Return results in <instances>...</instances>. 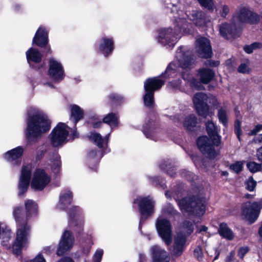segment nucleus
I'll list each match as a JSON object with an SVG mask.
<instances>
[{
  "instance_id": "18",
  "label": "nucleus",
  "mask_w": 262,
  "mask_h": 262,
  "mask_svg": "<svg viewBox=\"0 0 262 262\" xmlns=\"http://www.w3.org/2000/svg\"><path fill=\"white\" fill-rule=\"evenodd\" d=\"M221 34L224 37H228L230 35L231 37H235L238 35L239 32V24L232 22L231 24H223L220 28Z\"/></svg>"
},
{
  "instance_id": "23",
  "label": "nucleus",
  "mask_w": 262,
  "mask_h": 262,
  "mask_svg": "<svg viewBox=\"0 0 262 262\" xmlns=\"http://www.w3.org/2000/svg\"><path fill=\"white\" fill-rule=\"evenodd\" d=\"M187 15L196 26L201 27L206 24L205 14L202 11L197 10H192L191 12L187 11Z\"/></svg>"
},
{
  "instance_id": "20",
  "label": "nucleus",
  "mask_w": 262,
  "mask_h": 262,
  "mask_svg": "<svg viewBox=\"0 0 262 262\" xmlns=\"http://www.w3.org/2000/svg\"><path fill=\"white\" fill-rule=\"evenodd\" d=\"M153 262H169L168 253L159 246L155 245L150 249Z\"/></svg>"
},
{
  "instance_id": "9",
  "label": "nucleus",
  "mask_w": 262,
  "mask_h": 262,
  "mask_svg": "<svg viewBox=\"0 0 262 262\" xmlns=\"http://www.w3.org/2000/svg\"><path fill=\"white\" fill-rule=\"evenodd\" d=\"M157 229L167 245H170L172 241L171 226L169 221L165 219H159L156 223Z\"/></svg>"
},
{
  "instance_id": "48",
  "label": "nucleus",
  "mask_w": 262,
  "mask_h": 262,
  "mask_svg": "<svg viewBox=\"0 0 262 262\" xmlns=\"http://www.w3.org/2000/svg\"><path fill=\"white\" fill-rule=\"evenodd\" d=\"M27 262H46V261L41 254H38L35 258Z\"/></svg>"
},
{
  "instance_id": "57",
  "label": "nucleus",
  "mask_w": 262,
  "mask_h": 262,
  "mask_svg": "<svg viewBox=\"0 0 262 262\" xmlns=\"http://www.w3.org/2000/svg\"><path fill=\"white\" fill-rule=\"evenodd\" d=\"M219 63L218 61L217 62H212L209 61V65L212 67H215L219 65Z\"/></svg>"
},
{
  "instance_id": "38",
  "label": "nucleus",
  "mask_w": 262,
  "mask_h": 262,
  "mask_svg": "<svg viewBox=\"0 0 262 262\" xmlns=\"http://www.w3.org/2000/svg\"><path fill=\"white\" fill-rule=\"evenodd\" d=\"M247 166L250 171L256 172L260 170L261 168V165L255 162H251L247 163Z\"/></svg>"
},
{
  "instance_id": "45",
  "label": "nucleus",
  "mask_w": 262,
  "mask_h": 262,
  "mask_svg": "<svg viewBox=\"0 0 262 262\" xmlns=\"http://www.w3.org/2000/svg\"><path fill=\"white\" fill-rule=\"evenodd\" d=\"M201 6L207 8L209 10L213 9V2L212 0H198Z\"/></svg>"
},
{
  "instance_id": "44",
  "label": "nucleus",
  "mask_w": 262,
  "mask_h": 262,
  "mask_svg": "<svg viewBox=\"0 0 262 262\" xmlns=\"http://www.w3.org/2000/svg\"><path fill=\"white\" fill-rule=\"evenodd\" d=\"M256 185V182L252 177H250L246 181V188L249 191L254 190Z\"/></svg>"
},
{
  "instance_id": "2",
  "label": "nucleus",
  "mask_w": 262,
  "mask_h": 262,
  "mask_svg": "<svg viewBox=\"0 0 262 262\" xmlns=\"http://www.w3.org/2000/svg\"><path fill=\"white\" fill-rule=\"evenodd\" d=\"M21 212L18 208H15L13 211V216L17 223L16 239L12 246L15 253H18L22 248L29 244L31 233V226L25 222L24 217L20 215Z\"/></svg>"
},
{
  "instance_id": "41",
  "label": "nucleus",
  "mask_w": 262,
  "mask_h": 262,
  "mask_svg": "<svg viewBox=\"0 0 262 262\" xmlns=\"http://www.w3.org/2000/svg\"><path fill=\"white\" fill-rule=\"evenodd\" d=\"M61 162L57 157L52 164V170L55 173H58L60 169Z\"/></svg>"
},
{
  "instance_id": "37",
  "label": "nucleus",
  "mask_w": 262,
  "mask_h": 262,
  "mask_svg": "<svg viewBox=\"0 0 262 262\" xmlns=\"http://www.w3.org/2000/svg\"><path fill=\"white\" fill-rule=\"evenodd\" d=\"M216 11L219 12L221 16L225 17L229 14L230 9L228 6L221 4L217 7Z\"/></svg>"
},
{
  "instance_id": "56",
  "label": "nucleus",
  "mask_w": 262,
  "mask_h": 262,
  "mask_svg": "<svg viewBox=\"0 0 262 262\" xmlns=\"http://www.w3.org/2000/svg\"><path fill=\"white\" fill-rule=\"evenodd\" d=\"M58 262H74V261L70 257H64V258H61Z\"/></svg>"
},
{
  "instance_id": "10",
  "label": "nucleus",
  "mask_w": 262,
  "mask_h": 262,
  "mask_svg": "<svg viewBox=\"0 0 262 262\" xmlns=\"http://www.w3.org/2000/svg\"><path fill=\"white\" fill-rule=\"evenodd\" d=\"M67 126L62 123H59L53 129L51 135V143L54 146H58L66 142L69 132Z\"/></svg>"
},
{
  "instance_id": "13",
  "label": "nucleus",
  "mask_w": 262,
  "mask_h": 262,
  "mask_svg": "<svg viewBox=\"0 0 262 262\" xmlns=\"http://www.w3.org/2000/svg\"><path fill=\"white\" fill-rule=\"evenodd\" d=\"M195 49L199 56L201 58H208L212 56V49L209 40L204 37H200L195 41Z\"/></svg>"
},
{
  "instance_id": "7",
  "label": "nucleus",
  "mask_w": 262,
  "mask_h": 262,
  "mask_svg": "<svg viewBox=\"0 0 262 262\" xmlns=\"http://www.w3.org/2000/svg\"><path fill=\"white\" fill-rule=\"evenodd\" d=\"M261 208L262 199L257 202H247L242 206V215L252 224L258 218Z\"/></svg>"
},
{
  "instance_id": "34",
  "label": "nucleus",
  "mask_w": 262,
  "mask_h": 262,
  "mask_svg": "<svg viewBox=\"0 0 262 262\" xmlns=\"http://www.w3.org/2000/svg\"><path fill=\"white\" fill-rule=\"evenodd\" d=\"M71 117L74 119L75 123H77L79 120L83 118V113L78 105H73L71 106Z\"/></svg>"
},
{
  "instance_id": "55",
  "label": "nucleus",
  "mask_w": 262,
  "mask_h": 262,
  "mask_svg": "<svg viewBox=\"0 0 262 262\" xmlns=\"http://www.w3.org/2000/svg\"><path fill=\"white\" fill-rule=\"evenodd\" d=\"M167 172L171 177H174L176 174L174 167H170L169 169L167 170Z\"/></svg>"
},
{
  "instance_id": "58",
  "label": "nucleus",
  "mask_w": 262,
  "mask_h": 262,
  "mask_svg": "<svg viewBox=\"0 0 262 262\" xmlns=\"http://www.w3.org/2000/svg\"><path fill=\"white\" fill-rule=\"evenodd\" d=\"M258 234L259 236L262 238V223L260 225V227L259 228L258 231Z\"/></svg>"
},
{
  "instance_id": "17",
  "label": "nucleus",
  "mask_w": 262,
  "mask_h": 262,
  "mask_svg": "<svg viewBox=\"0 0 262 262\" xmlns=\"http://www.w3.org/2000/svg\"><path fill=\"white\" fill-rule=\"evenodd\" d=\"M73 243L74 237L70 231L66 230L59 244L57 254L59 256L62 255L66 251L69 250L72 247Z\"/></svg>"
},
{
  "instance_id": "47",
  "label": "nucleus",
  "mask_w": 262,
  "mask_h": 262,
  "mask_svg": "<svg viewBox=\"0 0 262 262\" xmlns=\"http://www.w3.org/2000/svg\"><path fill=\"white\" fill-rule=\"evenodd\" d=\"M103 250L100 249L96 251L94 255V262H100L103 255Z\"/></svg>"
},
{
  "instance_id": "11",
  "label": "nucleus",
  "mask_w": 262,
  "mask_h": 262,
  "mask_svg": "<svg viewBox=\"0 0 262 262\" xmlns=\"http://www.w3.org/2000/svg\"><path fill=\"white\" fill-rule=\"evenodd\" d=\"M50 182V178L40 169L36 170L31 183V187L36 190H42Z\"/></svg>"
},
{
  "instance_id": "36",
  "label": "nucleus",
  "mask_w": 262,
  "mask_h": 262,
  "mask_svg": "<svg viewBox=\"0 0 262 262\" xmlns=\"http://www.w3.org/2000/svg\"><path fill=\"white\" fill-rule=\"evenodd\" d=\"M89 139L91 141L94 142L98 147H102L103 139L100 134L93 133L90 136Z\"/></svg>"
},
{
  "instance_id": "1",
  "label": "nucleus",
  "mask_w": 262,
  "mask_h": 262,
  "mask_svg": "<svg viewBox=\"0 0 262 262\" xmlns=\"http://www.w3.org/2000/svg\"><path fill=\"white\" fill-rule=\"evenodd\" d=\"M26 137L29 142H36L50 128V122L42 112L31 108L28 113Z\"/></svg>"
},
{
  "instance_id": "12",
  "label": "nucleus",
  "mask_w": 262,
  "mask_h": 262,
  "mask_svg": "<svg viewBox=\"0 0 262 262\" xmlns=\"http://www.w3.org/2000/svg\"><path fill=\"white\" fill-rule=\"evenodd\" d=\"M197 145L200 151L206 157L214 159L217 155V152L208 137L205 136L200 137L197 140Z\"/></svg>"
},
{
  "instance_id": "31",
  "label": "nucleus",
  "mask_w": 262,
  "mask_h": 262,
  "mask_svg": "<svg viewBox=\"0 0 262 262\" xmlns=\"http://www.w3.org/2000/svg\"><path fill=\"white\" fill-rule=\"evenodd\" d=\"M23 148L18 147L10 151H8L5 155V158L9 161L17 160V162H19V159L23 153Z\"/></svg>"
},
{
  "instance_id": "14",
  "label": "nucleus",
  "mask_w": 262,
  "mask_h": 262,
  "mask_svg": "<svg viewBox=\"0 0 262 262\" xmlns=\"http://www.w3.org/2000/svg\"><path fill=\"white\" fill-rule=\"evenodd\" d=\"M134 203L138 204L142 217H147L153 213L155 203L149 197L139 196L134 201Z\"/></svg>"
},
{
  "instance_id": "40",
  "label": "nucleus",
  "mask_w": 262,
  "mask_h": 262,
  "mask_svg": "<svg viewBox=\"0 0 262 262\" xmlns=\"http://www.w3.org/2000/svg\"><path fill=\"white\" fill-rule=\"evenodd\" d=\"M218 117L220 121L224 125H226L227 123V114L226 111L221 108L218 111Z\"/></svg>"
},
{
  "instance_id": "4",
  "label": "nucleus",
  "mask_w": 262,
  "mask_h": 262,
  "mask_svg": "<svg viewBox=\"0 0 262 262\" xmlns=\"http://www.w3.org/2000/svg\"><path fill=\"white\" fill-rule=\"evenodd\" d=\"M177 23L174 32H172L170 28L163 29L160 32L159 37L162 43L174 42L180 37L182 33L187 31L188 24L185 19L179 18Z\"/></svg>"
},
{
  "instance_id": "16",
  "label": "nucleus",
  "mask_w": 262,
  "mask_h": 262,
  "mask_svg": "<svg viewBox=\"0 0 262 262\" xmlns=\"http://www.w3.org/2000/svg\"><path fill=\"white\" fill-rule=\"evenodd\" d=\"M24 206L25 208V213H24L23 209L19 207H17L21 210L20 214V216L24 217L25 222H27L31 217L35 216L37 213L38 207L37 204L32 200H26L24 202Z\"/></svg>"
},
{
  "instance_id": "64",
  "label": "nucleus",
  "mask_w": 262,
  "mask_h": 262,
  "mask_svg": "<svg viewBox=\"0 0 262 262\" xmlns=\"http://www.w3.org/2000/svg\"><path fill=\"white\" fill-rule=\"evenodd\" d=\"M193 174L192 173L190 172H188V176L189 177H191L192 175Z\"/></svg>"
},
{
  "instance_id": "52",
  "label": "nucleus",
  "mask_w": 262,
  "mask_h": 262,
  "mask_svg": "<svg viewBox=\"0 0 262 262\" xmlns=\"http://www.w3.org/2000/svg\"><path fill=\"white\" fill-rule=\"evenodd\" d=\"M251 46L253 50L257 49H260L262 48V43L259 42H254L251 44Z\"/></svg>"
},
{
  "instance_id": "43",
  "label": "nucleus",
  "mask_w": 262,
  "mask_h": 262,
  "mask_svg": "<svg viewBox=\"0 0 262 262\" xmlns=\"http://www.w3.org/2000/svg\"><path fill=\"white\" fill-rule=\"evenodd\" d=\"M243 162L241 161H238L236 163L232 164L230 166V168L236 173L239 172L243 168Z\"/></svg>"
},
{
  "instance_id": "15",
  "label": "nucleus",
  "mask_w": 262,
  "mask_h": 262,
  "mask_svg": "<svg viewBox=\"0 0 262 262\" xmlns=\"http://www.w3.org/2000/svg\"><path fill=\"white\" fill-rule=\"evenodd\" d=\"M31 174V166L27 165L22 168L21 173L18 184L19 195H23L27 191L29 185Z\"/></svg>"
},
{
  "instance_id": "32",
  "label": "nucleus",
  "mask_w": 262,
  "mask_h": 262,
  "mask_svg": "<svg viewBox=\"0 0 262 262\" xmlns=\"http://www.w3.org/2000/svg\"><path fill=\"white\" fill-rule=\"evenodd\" d=\"M197 119L194 115H189L186 117L184 121V127L188 130H192L196 126Z\"/></svg>"
},
{
  "instance_id": "54",
  "label": "nucleus",
  "mask_w": 262,
  "mask_h": 262,
  "mask_svg": "<svg viewBox=\"0 0 262 262\" xmlns=\"http://www.w3.org/2000/svg\"><path fill=\"white\" fill-rule=\"evenodd\" d=\"M256 156L259 161H262V146L257 150Z\"/></svg>"
},
{
  "instance_id": "19",
  "label": "nucleus",
  "mask_w": 262,
  "mask_h": 262,
  "mask_svg": "<svg viewBox=\"0 0 262 262\" xmlns=\"http://www.w3.org/2000/svg\"><path fill=\"white\" fill-rule=\"evenodd\" d=\"M49 74L55 80H61L64 74L61 64L53 59H51L49 64Z\"/></svg>"
},
{
  "instance_id": "3",
  "label": "nucleus",
  "mask_w": 262,
  "mask_h": 262,
  "mask_svg": "<svg viewBox=\"0 0 262 262\" xmlns=\"http://www.w3.org/2000/svg\"><path fill=\"white\" fill-rule=\"evenodd\" d=\"M181 210L183 212H188L194 215H203L206 206L205 198L196 196H188L183 198L178 202Z\"/></svg>"
},
{
  "instance_id": "51",
  "label": "nucleus",
  "mask_w": 262,
  "mask_h": 262,
  "mask_svg": "<svg viewBox=\"0 0 262 262\" xmlns=\"http://www.w3.org/2000/svg\"><path fill=\"white\" fill-rule=\"evenodd\" d=\"M110 98L113 102H117L121 100V97L118 95L112 94L110 96Z\"/></svg>"
},
{
  "instance_id": "46",
  "label": "nucleus",
  "mask_w": 262,
  "mask_h": 262,
  "mask_svg": "<svg viewBox=\"0 0 262 262\" xmlns=\"http://www.w3.org/2000/svg\"><path fill=\"white\" fill-rule=\"evenodd\" d=\"M238 71L241 73H249L250 71L248 66L246 63H242L238 68Z\"/></svg>"
},
{
  "instance_id": "21",
  "label": "nucleus",
  "mask_w": 262,
  "mask_h": 262,
  "mask_svg": "<svg viewBox=\"0 0 262 262\" xmlns=\"http://www.w3.org/2000/svg\"><path fill=\"white\" fill-rule=\"evenodd\" d=\"M207 132L213 142V145L218 146L221 143V136L218 134V129L211 121H208L206 124Z\"/></svg>"
},
{
  "instance_id": "50",
  "label": "nucleus",
  "mask_w": 262,
  "mask_h": 262,
  "mask_svg": "<svg viewBox=\"0 0 262 262\" xmlns=\"http://www.w3.org/2000/svg\"><path fill=\"white\" fill-rule=\"evenodd\" d=\"M249 249L248 247H241L238 252V255L241 258H243L245 255L248 252Z\"/></svg>"
},
{
  "instance_id": "63",
  "label": "nucleus",
  "mask_w": 262,
  "mask_h": 262,
  "mask_svg": "<svg viewBox=\"0 0 262 262\" xmlns=\"http://www.w3.org/2000/svg\"><path fill=\"white\" fill-rule=\"evenodd\" d=\"M164 164H165V163H161V164L160 167H161V168L164 169L165 168L164 165Z\"/></svg>"
},
{
  "instance_id": "49",
  "label": "nucleus",
  "mask_w": 262,
  "mask_h": 262,
  "mask_svg": "<svg viewBox=\"0 0 262 262\" xmlns=\"http://www.w3.org/2000/svg\"><path fill=\"white\" fill-rule=\"evenodd\" d=\"M262 130V124H257L255 127L249 133V135L253 136L256 135L258 132Z\"/></svg>"
},
{
  "instance_id": "24",
  "label": "nucleus",
  "mask_w": 262,
  "mask_h": 262,
  "mask_svg": "<svg viewBox=\"0 0 262 262\" xmlns=\"http://www.w3.org/2000/svg\"><path fill=\"white\" fill-rule=\"evenodd\" d=\"M48 42V33L45 29L40 27L37 31L33 39V43L43 47Z\"/></svg>"
},
{
  "instance_id": "5",
  "label": "nucleus",
  "mask_w": 262,
  "mask_h": 262,
  "mask_svg": "<svg viewBox=\"0 0 262 262\" xmlns=\"http://www.w3.org/2000/svg\"><path fill=\"white\" fill-rule=\"evenodd\" d=\"M164 83L163 81L157 77L148 78L144 82V87L146 93L144 96V102L146 106L152 107L154 104V92L159 89Z\"/></svg>"
},
{
  "instance_id": "29",
  "label": "nucleus",
  "mask_w": 262,
  "mask_h": 262,
  "mask_svg": "<svg viewBox=\"0 0 262 262\" xmlns=\"http://www.w3.org/2000/svg\"><path fill=\"white\" fill-rule=\"evenodd\" d=\"M72 197V193L70 191L61 195L57 208L59 209H64L67 207L70 204Z\"/></svg>"
},
{
  "instance_id": "28",
  "label": "nucleus",
  "mask_w": 262,
  "mask_h": 262,
  "mask_svg": "<svg viewBox=\"0 0 262 262\" xmlns=\"http://www.w3.org/2000/svg\"><path fill=\"white\" fill-rule=\"evenodd\" d=\"M26 56L27 61L29 63L30 61L39 63L42 59V55L38 51L32 48L27 51Z\"/></svg>"
},
{
  "instance_id": "59",
  "label": "nucleus",
  "mask_w": 262,
  "mask_h": 262,
  "mask_svg": "<svg viewBox=\"0 0 262 262\" xmlns=\"http://www.w3.org/2000/svg\"><path fill=\"white\" fill-rule=\"evenodd\" d=\"M207 230V227L206 226H203L201 227L200 229H199V232H201L202 231H206Z\"/></svg>"
},
{
  "instance_id": "61",
  "label": "nucleus",
  "mask_w": 262,
  "mask_h": 262,
  "mask_svg": "<svg viewBox=\"0 0 262 262\" xmlns=\"http://www.w3.org/2000/svg\"><path fill=\"white\" fill-rule=\"evenodd\" d=\"M173 64V63H170L168 67V68L166 70V72L167 73H168L170 71V69L171 68V67H172V66Z\"/></svg>"
},
{
  "instance_id": "60",
  "label": "nucleus",
  "mask_w": 262,
  "mask_h": 262,
  "mask_svg": "<svg viewBox=\"0 0 262 262\" xmlns=\"http://www.w3.org/2000/svg\"><path fill=\"white\" fill-rule=\"evenodd\" d=\"M245 197L247 199H251V198H253V195H251V194H246L245 195Z\"/></svg>"
},
{
  "instance_id": "33",
  "label": "nucleus",
  "mask_w": 262,
  "mask_h": 262,
  "mask_svg": "<svg viewBox=\"0 0 262 262\" xmlns=\"http://www.w3.org/2000/svg\"><path fill=\"white\" fill-rule=\"evenodd\" d=\"M194 230V225L190 221H186L183 223L181 227V236L186 237L187 236L191 234Z\"/></svg>"
},
{
  "instance_id": "6",
  "label": "nucleus",
  "mask_w": 262,
  "mask_h": 262,
  "mask_svg": "<svg viewBox=\"0 0 262 262\" xmlns=\"http://www.w3.org/2000/svg\"><path fill=\"white\" fill-rule=\"evenodd\" d=\"M193 103L198 114L200 116L206 117L208 114L209 107L207 103L215 105L216 99L214 97H208L203 93H198L193 98Z\"/></svg>"
},
{
  "instance_id": "35",
  "label": "nucleus",
  "mask_w": 262,
  "mask_h": 262,
  "mask_svg": "<svg viewBox=\"0 0 262 262\" xmlns=\"http://www.w3.org/2000/svg\"><path fill=\"white\" fill-rule=\"evenodd\" d=\"M103 122L111 126H116L118 124V117L116 114L110 113L103 118Z\"/></svg>"
},
{
  "instance_id": "62",
  "label": "nucleus",
  "mask_w": 262,
  "mask_h": 262,
  "mask_svg": "<svg viewBox=\"0 0 262 262\" xmlns=\"http://www.w3.org/2000/svg\"><path fill=\"white\" fill-rule=\"evenodd\" d=\"M258 139L259 142H262V134L258 136Z\"/></svg>"
},
{
  "instance_id": "27",
  "label": "nucleus",
  "mask_w": 262,
  "mask_h": 262,
  "mask_svg": "<svg viewBox=\"0 0 262 262\" xmlns=\"http://www.w3.org/2000/svg\"><path fill=\"white\" fill-rule=\"evenodd\" d=\"M199 75L201 81L203 83L207 84L212 80L214 76V73L210 69L204 68L199 70Z\"/></svg>"
},
{
  "instance_id": "39",
  "label": "nucleus",
  "mask_w": 262,
  "mask_h": 262,
  "mask_svg": "<svg viewBox=\"0 0 262 262\" xmlns=\"http://www.w3.org/2000/svg\"><path fill=\"white\" fill-rule=\"evenodd\" d=\"M241 126V122L238 119L236 120L234 122V133L239 141H241V136L242 135Z\"/></svg>"
},
{
  "instance_id": "25",
  "label": "nucleus",
  "mask_w": 262,
  "mask_h": 262,
  "mask_svg": "<svg viewBox=\"0 0 262 262\" xmlns=\"http://www.w3.org/2000/svg\"><path fill=\"white\" fill-rule=\"evenodd\" d=\"M185 242V237L181 236L180 234H178L174 239L171 254L177 256L180 255L183 251Z\"/></svg>"
},
{
  "instance_id": "22",
  "label": "nucleus",
  "mask_w": 262,
  "mask_h": 262,
  "mask_svg": "<svg viewBox=\"0 0 262 262\" xmlns=\"http://www.w3.org/2000/svg\"><path fill=\"white\" fill-rule=\"evenodd\" d=\"M176 58L177 60L176 64L182 68L188 67L191 63L192 59L189 56V53L188 52L184 53L181 47L177 52Z\"/></svg>"
},
{
  "instance_id": "53",
  "label": "nucleus",
  "mask_w": 262,
  "mask_h": 262,
  "mask_svg": "<svg viewBox=\"0 0 262 262\" xmlns=\"http://www.w3.org/2000/svg\"><path fill=\"white\" fill-rule=\"evenodd\" d=\"M244 50L248 54L252 53L253 51L251 45L244 46Z\"/></svg>"
},
{
  "instance_id": "26",
  "label": "nucleus",
  "mask_w": 262,
  "mask_h": 262,
  "mask_svg": "<svg viewBox=\"0 0 262 262\" xmlns=\"http://www.w3.org/2000/svg\"><path fill=\"white\" fill-rule=\"evenodd\" d=\"M218 232L221 236L227 240L231 241L234 238L233 232L225 223H222L219 225Z\"/></svg>"
},
{
  "instance_id": "8",
  "label": "nucleus",
  "mask_w": 262,
  "mask_h": 262,
  "mask_svg": "<svg viewBox=\"0 0 262 262\" xmlns=\"http://www.w3.org/2000/svg\"><path fill=\"white\" fill-rule=\"evenodd\" d=\"M234 21L236 19L239 23L255 24L258 22V15L251 11L249 7L241 5L238 7L233 15Z\"/></svg>"
},
{
  "instance_id": "42",
  "label": "nucleus",
  "mask_w": 262,
  "mask_h": 262,
  "mask_svg": "<svg viewBox=\"0 0 262 262\" xmlns=\"http://www.w3.org/2000/svg\"><path fill=\"white\" fill-rule=\"evenodd\" d=\"M194 255L198 260L201 261L203 260L204 254L201 246H198L195 248L194 250Z\"/></svg>"
},
{
  "instance_id": "30",
  "label": "nucleus",
  "mask_w": 262,
  "mask_h": 262,
  "mask_svg": "<svg viewBox=\"0 0 262 262\" xmlns=\"http://www.w3.org/2000/svg\"><path fill=\"white\" fill-rule=\"evenodd\" d=\"M113 41L112 39L103 38L100 45V50L107 56L113 50Z\"/></svg>"
}]
</instances>
